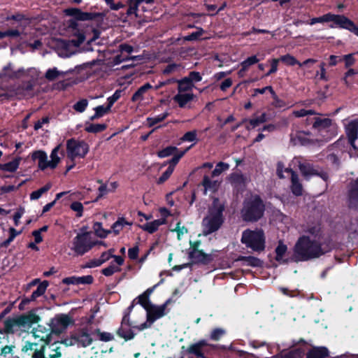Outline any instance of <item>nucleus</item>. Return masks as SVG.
Here are the masks:
<instances>
[{
    "label": "nucleus",
    "instance_id": "obj_1",
    "mask_svg": "<svg viewBox=\"0 0 358 358\" xmlns=\"http://www.w3.org/2000/svg\"><path fill=\"white\" fill-rule=\"evenodd\" d=\"M332 250L330 241L321 243L316 239H312L309 236L302 235L295 243L290 262L297 263L318 259Z\"/></svg>",
    "mask_w": 358,
    "mask_h": 358
},
{
    "label": "nucleus",
    "instance_id": "obj_2",
    "mask_svg": "<svg viewBox=\"0 0 358 358\" xmlns=\"http://www.w3.org/2000/svg\"><path fill=\"white\" fill-rule=\"evenodd\" d=\"M266 210V204L259 194H251L244 199L241 210V217L245 222L255 223L264 216Z\"/></svg>",
    "mask_w": 358,
    "mask_h": 358
},
{
    "label": "nucleus",
    "instance_id": "obj_3",
    "mask_svg": "<svg viewBox=\"0 0 358 358\" xmlns=\"http://www.w3.org/2000/svg\"><path fill=\"white\" fill-rule=\"evenodd\" d=\"M225 206L218 198H215L208 209V215L202 221L203 232L205 235L211 234L222 227L224 222V211Z\"/></svg>",
    "mask_w": 358,
    "mask_h": 358
},
{
    "label": "nucleus",
    "instance_id": "obj_4",
    "mask_svg": "<svg viewBox=\"0 0 358 358\" xmlns=\"http://www.w3.org/2000/svg\"><path fill=\"white\" fill-rule=\"evenodd\" d=\"M313 117H307L306 124L311 126V128L317 132L322 137V140L328 141L334 138L337 134V126L333 120L324 117L323 115L318 114Z\"/></svg>",
    "mask_w": 358,
    "mask_h": 358
},
{
    "label": "nucleus",
    "instance_id": "obj_5",
    "mask_svg": "<svg viewBox=\"0 0 358 358\" xmlns=\"http://www.w3.org/2000/svg\"><path fill=\"white\" fill-rule=\"evenodd\" d=\"M329 22H333V24L329 26L330 28L338 27L341 29H345L358 36V27L353 21L343 15H336L331 13H328L320 17L310 19L309 24L313 25L316 23Z\"/></svg>",
    "mask_w": 358,
    "mask_h": 358
},
{
    "label": "nucleus",
    "instance_id": "obj_6",
    "mask_svg": "<svg viewBox=\"0 0 358 358\" xmlns=\"http://www.w3.org/2000/svg\"><path fill=\"white\" fill-rule=\"evenodd\" d=\"M241 242L248 248L257 252L264 251L266 248V237L262 229L244 230L242 232Z\"/></svg>",
    "mask_w": 358,
    "mask_h": 358
},
{
    "label": "nucleus",
    "instance_id": "obj_7",
    "mask_svg": "<svg viewBox=\"0 0 358 358\" xmlns=\"http://www.w3.org/2000/svg\"><path fill=\"white\" fill-rule=\"evenodd\" d=\"M294 160L295 163L297 164L301 175L305 179L308 180L312 176H318L324 182H328L329 174L327 171L320 169L318 166L314 165L307 159L295 158Z\"/></svg>",
    "mask_w": 358,
    "mask_h": 358
},
{
    "label": "nucleus",
    "instance_id": "obj_8",
    "mask_svg": "<svg viewBox=\"0 0 358 358\" xmlns=\"http://www.w3.org/2000/svg\"><path fill=\"white\" fill-rule=\"evenodd\" d=\"M61 144H59L57 145L54 149H52L51 153H50V158L51 160H48V155L46 152L43 150H36L34 151L31 153V159L33 161H35L36 159L38 160V169L41 171H44L48 168H50L51 169H55L58 164L60 162V157H58V152L60 149Z\"/></svg>",
    "mask_w": 358,
    "mask_h": 358
},
{
    "label": "nucleus",
    "instance_id": "obj_9",
    "mask_svg": "<svg viewBox=\"0 0 358 358\" xmlns=\"http://www.w3.org/2000/svg\"><path fill=\"white\" fill-rule=\"evenodd\" d=\"M218 349L217 345L208 343L205 339H201L196 343L190 344L185 352L194 355L196 358H212L214 352Z\"/></svg>",
    "mask_w": 358,
    "mask_h": 358
},
{
    "label": "nucleus",
    "instance_id": "obj_10",
    "mask_svg": "<svg viewBox=\"0 0 358 358\" xmlns=\"http://www.w3.org/2000/svg\"><path fill=\"white\" fill-rule=\"evenodd\" d=\"M96 243L91 240V232L80 233L73 239L71 250L76 255L83 256L96 245Z\"/></svg>",
    "mask_w": 358,
    "mask_h": 358
},
{
    "label": "nucleus",
    "instance_id": "obj_11",
    "mask_svg": "<svg viewBox=\"0 0 358 358\" xmlns=\"http://www.w3.org/2000/svg\"><path fill=\"white\" fill-rule=\"evenodd\" d=\"M89 150L88 143L83 140L71 138L66 141L67 157L73 162L76 157L85 158Z\"/></svg>",
    "mask_w": 358,
    "mask_h": 358
},
{
    "label": "nucleus",
    "instance_id": "obj_12",
    "mask_svg": "<svg viewBox=\"0 0 358 358\" xmlns=\"http://www.w3.org/2000/svg\"><path fill=\"white\" fill-rule=\"evenodd\" d=\"M64 12L66 15L74 17L78 21L99 20V21L102 22L106 17L105 13L83 12L78 8H66Z\"/></svg>",
    "mask_w": 358,
    "mask_h": 358
},
{
    "label": "nucleus",
    "instance_id": "obj_13",
    "mask_svg": "<svg viewBox=\"0 0 358 358\" xmlns=\"http://www.w3.org/2000/svg\"><path fill=\"white\" fill-rule=\"evenodd\" d=\"M346 204L350 210L358 212V177L348 185Z\"/></svg>",
    "mask_w": 358,
    "mask_h": 358
},
{
    "label": "nucleus",
    "instance_id": "obj_14",
    "mask_svg": "<svg viewBox=\"0 0 358 358\" xmlns=\"http://www.w3.org/2000/svg\"><path fill=\"white\" fill-rule=\"evenodd\" d=\"M73 323V320L69 315L65 314L57 315L51 320L50 324L51 333L59 335Z\"/></svg>",
    "mask_w": 358,
    "mask_h": 358
},
{
    "label": "nucleus",
    "instance_id": "obj_15",
    "mask_svg": "<svg viewBox=\"0 0 358 358\" xmlns=\"http://www.w3.org/2000/svg\"><path fill=\"white\" fill-rule=\"evenodd\" d=\"M345 134L347 135L350 145L356 151H358V120H353L350 121L345 127Z\"/></svg>",
    "mask_w": 358,
    "mask_h": 358
},
{
    "label": "nucleus",
    "instance_id": "obj_16",
    "mask_svg": "<svg viewBox=\"0 0 358 358\" xmlns=\"http://www.w3.org/2000/svg\"><path fill=\"white\" fill-rule=\"evenodd\" d=\"M73 339L76 341L78 347L82 348H86L90 345L93 342V339L88 333L87 328H82L77 332L73 334Z\"/></svg>",
    "mask_w": 358,
    "mask_h": 358
},
{
    "label": "nucleus",
    "instance_id": "obj_17",
    "mask_svg": "<svg viewBox=\"0 0 358 358\" xmlns=\"http://www.w3.org/2000/svg\"><path fill=\"white\" fill-rule=\"evenodd\" d=\"M167 302L162 306H157L154 304H151L145 310L147 312V320L149 323H153L157 319L163 317L165 314V308Z\"/></svg>",
    "mask_w": 358,
    "mask_h": 358
},
{
    "label": "nucleus",
    "instance_id": "obj_18",
    "mask_svg": "<svg viewBox=\"0 0 358 358\" xmlns=\"http://www.w3.org/2000/svg\"><path fill=\"white\" fill-rule=\"evenodd\" d=\"M25 74V71L23 68L19 69L17 71H14L12 69V64L8 63L6 66H5L1 72L0 73V79H17L21 78L22 76Z\"/></svg>",
    "mask_w": 358,
    "mask_h": 358
},
{
    "label": "nucleus",
    "instance_id": "obj_19",
    "mask_svg": "<svg viewBox=\"0 0 358 358\" xmlns=\"http://www.w3.org/2000/svg\"><path fill=\"white\" fill-rule=\"evenodd\" d=\"M48 285L49 282L47 280H43V282H40L36 289L32 292L31 295L30 296V298L23 299L21 301V303L19 305L20 309L22 308V306L23 304L28 303L29 301H35L38 297L42 296L45 292V290Z\"/></svg>",
    "mask_w": 358,
    "mask_h": 358
},
{
    "label": "nucleus",
    "instance_id": "obj_20",
    "mask_svg": "<svg viewBox=\"0 0 358 358\" xmlns=\"http://www.w3.org/2000/svg\"><path fill=\"white\" fill-rule=\"evenodd\" d=\"M192 260V264H201L208 265L213 261V257L210 254L205 253L202 250L195 252L193 256H188Z\"/></svg>",
    "mask_w": 358,
    "mask_h": 358
},
{
    "label": "nucleus",
    "instance_id": "obj_21",
    "mask_svg": "<svg viewBox=\"0 0 358 358\" xmlns=\"http://www.w3.org/2000/svg\"><path fill=\"white\" fill-rule=\"evenodd\" d=\"M329 356V351L324 346H315L310 349L306 358H327Z\"/></svg>",
    "mask_w": 358,
    "mask_h": 358
},
{
    "label": "nucleus",
    "instance_id": "obj_22",
    "mask_svg": "<svg viewBox=\"0 0 358 358\" xmlns=\"http://www.w3.org/2000/svg\"><path fill=\"white\" fill-rule=\"evenodd\" d=\"M193 93L178 92L173 96V101L178 104V106L183 108L186 105L194 99Z\"/></svg>",
    "mask_w": 358,
    "mask_h": 358
},
{
    "label": "nucleus",
    "instance_id": "obj_23",
    "mask_svg": "<svg viewBox=\"0 0 358 358\" xmlns=\"http://www.w3.org/2000/svg\"><path fill=\"white\" fill-rule=\"evenodd\" d=\"M267 121V115L266 113H263L261 114V115L251 118V119H247L244 118L243 119V122H248V124L245 126V129L247 130H250L252 129H255V127H258L262 123H264Z\"/></svg>",
    "mask_w": 358,
    "mask_h": 358
},
{
    "label": "nucleus",
    "instance_id": "obj_24",
    "mask_svg": "<svg viewBox=\"0 0 358 358\" xmlns=\"http://www.w3.org/2000/svg\"><path fill=\"white\" fill-rule=\"evenodd\" d=\"M236 262H243V266H249L252 267H261L262 266L263 262L254 256H238L236 259Z\"/></svg>",
    "mask_w": 358,
    "mask_h": 358
},
{
    "label": "nucleus",
    "instance_id": "obj_25",
    "mask_svg": "<svg viewBox=\"0 0 358 358\" xmlns=\"http://www.w3.org/2000/svg\"><path fill=\"white\" fill-rule=\"evenodd\" d=\"M166 222L164 218L155 220L150 222H146L143 225H138V227L145 231L149 234H154L159 229V227L164 224Z\"/></svg>",
    "mask_w": 358,
    "mask_h": 358
},
{
    "label": "nucleus",
    "instance_id": "obj_26",
    "mask_svg": "<svg viewBox=\"0 0 358 358\" xmlns=\"http://www.w3.org/2000/svg\"><path fill=\"white\" fill-rule=\"evenodd\" d=\"M290 190L296 196H300L303 194V185L299 180L298 174H293V177L290 178Z\"/></svg>",
    "mask_w": 358,
    "mask_h": 358
},
{
    "label": "nucleus",
    "instance_id": "obj_27",
    "mask_svg": "<svg viewBox=\"0 0 358 358\" xmlns=\"http://www.w3.org/2000/svg\"><path fill=\"white\" fill-rule=\"evenodd\" d=\"M19 317L22 327H24L27 324L31 326L34 324H36L41 320L40 317L33 310L29 311L27 315H20Z\"/></svg>",
    "mask_w": 358,
    "mask_h": 358
},
{
    "label": "nucleus",
    "instance_id": "obj_28",
    "mask_svg": "<svg viewBox=\"0 0 358 358\" xmlns=\"http://www.w3.org/2000/svg\"><path fill=\"white\" fill-rule=\"evenodd\" d=\"M132 224L131 222H128L123 217H119L117 220L111 226V233L113 232L114 235H118L120 231L123 229L125 226H131Z\"/></svg>",
    "mask_w": 358,
    "mask_h": 358
},
{
    "label": "nucleus",
    "instance_id": "obj_29",
    "mask_svg": "<svg viewBox=\"0 0 358 358\" xmlns=\"http://www.w3.org/2000/svg\"><path fill=\"white\" fill-rule=\"evenodd\" d=\"M34 86V82L32 80L22 82V84L17 87V88L16 90L15 95L24 96L26 94H27L33 90Z\"/></svg>",
    "mask_w": 358,
    "mask_h": 358
},
{
    "label": "nucleus",
    "instance_id": "obj_30",
    "mask_svg": "<svg viewBox=\"0 0 358 358\" xmlns=\"http://www.w3.org/2000/svg\"><path fill=\"white\" fill-rule=\"evenodd\" d=\"M152 86L149 83H147L140 87L136 92L132 95L131 96V101L132 102H136L139 101H142L143 99V94L149 90L152 89Z\"/></svg>",
    "mask_w": 358,
    "mask_h": 358
},
{
    "label": "nucleus",
    "instance_id": "obj_31",
    "mask_svg": "<svg viewBox=\"0 0 358 358\" xmlns=\"http://www.w3.org/2000/svg\"><path fill=\"white\" fill-rule=\"evenodd\" d=\"M21 159L22 158L20 157H17L11 162L6 164H0V170L15 172L18 169Z\"/></svg>",
    "mask_w": 358,
    "mask_h": 358
},
{
    "label": "nucleus",
    "instance_id": "obj_32",
    "mask_svg": "<svg viewBox=\"0 0 358 358\" xmlns=\"http://www.w3.org/2000/svg\"><path fill=\"white\" fill-rule=\"evenodd\" d=\"M287 251V246L283 243L282 241H280L278 242V246L275 248V260L277 262H281L282 261L283 263H287L289 259H285L282 260L283 256L285 255V253Z\"/></svg>",
    "mask_w": 358,
    "mask_h": 358
},
{
    "label": "nucleus",
    "instance_id": "obj_33",
    "mask_svg": "<svg viewBox=\"0 0 358 358\" xmlns=\"http://www.w3.org/2000/svg\"><path fill=\"white\" fill-rule=\"evenodd\" d=\"M194 144L191 145L189 147L187 148L185 150L180 152H176L175 154H173V157L169 160L168 162H165L164 165H166L167 164H169V168L173 169L174 170L175 166L177 165V164L179 162L180 159L185 155V153L191 148Z\"/></svg>",
    "mask_w": 358,
    "mask_h": 358
},
{
    "label": "nucleus",
    "instance_id": "obj_34",
    "mask_svg": "<svg viewBox=\"0 0 358 358\" xmlns=\"http://www.w3.org/2000/svg\"><path fill=\"white\" fill-rule=\"evenodd\" d=\"M74 36L77 37L76 39H72L70 41L66 40H62L64 47L66 48L68 46L69 42L71 43L75 47H79L85 40V35L84 32L79 31L73 33Z\"/></svg>",
    "mask_w": 358,
    "mask_h": 358
},
{
    "label": "nucleus",
    "instance_id": "obj_35",
    "mask_svg": "<svg viewBox=\"0 0 358 358\" xmlns=\"http://www.w3.org/2000/svg\"><path fill=\"white\" fill-rule=\"evenodd\" d=\"M229 180L232 185L238 187L245 185L246 178L241 173H232L229 176Z\"/></svg>",
    "mask_w": 358,
    "mask_h": 358
},
{
    "label": "nucleus",
    "instance_id": "obj_36",
    "mask_svg": "<svg viewBox=\"0 0 358 358\" xmlns=\"http://www.w3.org/2000/svg\"><path fill=\"white\" fill-rule=\"evenodd\" d=\"M106 124H93V123H85V131L88 133L98 134L105 131L107 129Z\"/></svg>",
    "mask_w": 358,
    "mask_h": 358
},
{
    "label": "nucleus",
    "instance_id": "obj_37",
    "mask_svg": "<svg viewBox=\"0 0 358 358\" xmlns=\"http://www.w3.org/2000/svg\"><path fill=\"white\" fill-rule=\"evenodd\" d=\"M194 87V85L187 77H184L178 81V91L180 93L191 91Z\"/></svg>",
    "mask_w": 358,
    "mask_h": 358
},
{
    "label": "nucleus",
    "instance_id": "obj_38",
    "mask_svg": "<svg viewBox=\"0 0 358 358\" xmlns=\"http://www.w3.org/2000/svg\"><path fill=\"white\" fill-rule=\"evenodd\" d=\"M93 229L94 231L95 235L101 238H106L108 235L111 233V230L103 229L102 227V223L99 222H96L94 223Z\"/></svg>",
    "mask_w": 358,
    "mask_h": 358
},
{
    "label": "nucleus",
    "instance_id": "obj_39",
    "mask_svg": "<svg viewBox=\"0 0 358 358\" xmlns=\"http://www.w3.org/2000/svg\"><path fill=\"white\" fill-rule=\"evenodd\" d=\"M52 185L50 183H47L43 187L39 188L38 189L34 191L30 194L31 200H36L38 199L43 194L46 193L50 190Z\"/></svg>",
    "mask_w": 358,
    "mask_h": 358
},
{
    "label": "nucleus",
    "instance_id": "obj_40",
    "mask_svg": "<svg viewBox=\"0 0 358 358\" xmlns=\"http://www.w3.org/2000/svg\"><path fill=\"white\" fill-rule=\"evenodd\" d=\"M169 115V113L168 112H165L154 117H148L147 122L148 127H152L155 124L163 122Z\"/></svg>",
    "mask_w": 358,
    "mask_h": 358
},
{
    "label": "nucleus",
    "instance_id": "obj_41",
    "mask_svg": "<svg viewBox=\"0 0 358 358\" xmlns=\"http://www.w3.org/2000/svg\"><path fill=\"white\" fill-rule=\"evenodd\" d=\"M117 334L120 337L124 338L126 341L131 340L134 338L135 334L134 331L129 329L127 330H125L123 327H120L117 331Z\"/></svg>",
    "mask_w": 358,
    "mask_h": 358
},
{
    "label": "nucleus",
    "instance_id": "obj_42",
    "mask_svg": "<svg viewBox=\"0 0 358 358\" xmlns=\"http://www.w3.org/2000/svg\"><path fill=\"white\" fill-rule=\"evenodd\" d=\"M201 184L205 190L215 191L217 187V181L210 180V178L206 175L203 176Z\"/></svg>",
    "mask_w": 358,
    "mask_h": 358
},
{
    "label": "nucleus",
    "instance_id": "obj_43",
    "mask_svg": "<svg viewBox=\"0 0 358 358\" xmlns=\"http://www.w3.org/2000/svg\"><path fill=\"white\" fill-rule=\"evenodd\" d=\"M13 95V91L9 89L7 85L0 86V101L3 102L9 100Z\"/></svg>",
    "mask_w": 358,
    "mask_h": 358
},
{
    "label": "nucleus",
    "instance_id": "obj_44",
    "mask_svg": "<svg viewBox=\"0 0 358 358\" xmlns=\"http://www.w3.org/2000/svg\"><path fill=\"white\" fill-rule=\"evenodd\" d=\"M176 152H178V149L175 146L170 145L158 151L157 155L159 158H164L175 154Z\"/></svg>",
    "mask_w": 358,
    "mask_h": 358
},
{
    "label": "nucleus",
    "instance_id": "obj_45",
    "mask_svg": "<svg viewBox=\"0 0 358 358\" xmlns=\"http://www.w3.org/2000/svg\"><path fill=\"white\" fill-rule=\"evenodd\" d=\"M259 59L256 55H252L248 57L246 59L241 62L240 65L242 67V71H247L250 66L258 63Z\"/></svg>",
    "mask_w": 358,
    "mask_h": 358
},
{
    "label": "nucleus",
    "instance_id": "obj_46",
    "mask_svg": "<svg viewBox=\"0 0 358 358\" xmlns=\"http://www.w3.org/2000/svg\"><path fill=\"white\" fill-rule=\"evenodd\" d=\"M229 169V164L223 162H218L215 169L212 171V177L220 176L222 172L227 171Z\"/></svg>",
    "mask_w": 358,
    "mask_h": 358
},
{
    "label": "nucleus",
    "instance_id": "obj_47",
    "mask_svg": "<svg viewBox=\"0 0 358 358\" xmlns=\"http://www.w3.org/2000/svg\"><path fill=\"white\" fill-rule=\"evenodd\" d=\"M182 66L180 64H169L162 70V73L163 75L169 76L171 73L179 72Z\"/></svg>",
    "mask_w": 358,
    "mask_h": 358
},
{
    "label": "nucleus",
    "instance_id": "obj_48",
    "mask_svg": "<svg viewBox=\"0 0 358 358\" xmlns=\"http://www.w3.org/2000/svg\"><path fill=\"white\" fill-rule=\"evenodd\" d=\"M280 62L284 63L285 64L290 66H293L295 65H299L300 62L298 61L294 56L290 54H286L280 57Z\"/></svg>",
    "mask_w": 358,
    "mask_h": 358
},
{
    "label": "nucleus",
    "instance_id": "obj_49",
    "mask_svg": "<svg viewBox=\"0 0 358 358\" xmlns=\"http://www.w3.org/2000/svg\"><path fill=\"white\" fill-rule=\"evenodd\" d=\"M60 75H64V73L59 71L56 67H54L47 70L45 78L49 81H54Z\"/></svg>",
    "mask_w": 358,
    "mask_h": 358
},
{
    "label": "nucleus",
    "instance_id": "obj_50",
    "mask_svg": "<svg viewBox=\"0 0 358 358\" xmlns=\"http://www.w3.org/2000/svg\"><path fill=\"white\" fill-rule=\"evenodd\" d=\"M271 96L273 99V101L271 102V106H273L274 108H285L286 106V102L284 100L280 99L278 96V95L276 94L275 91H272Z\"/></svg>",
    "mask_w": 358,
    "mask_h": 358
},
{
    "label": "nucleus",
    "instance_id": "obj_51",
    "mask_svg": "<svg viewBox=\"0 0 358 358\" xmlns=\"http://www.w3.org/2000/svg\"><path fill=\"white\" fill-rule=\"evenodd\" d=\"M121 271L120 267L118 266H115L113 263H111L108 267L101 270V273L105 276H111L116 272H120Z\"/></svg>",
    "mask_w": 358,
    "mask_h": 358
},
{
    "label": "nucleus",
    "instance_id": "obj_52",
    "mask_svg": "<svg viewBox=\"0 0 358 358\" xmlns=\"http://www.w3.org/2000/svg\"><path fill=\"white\" fill-rule=\"evenodd\" d=\"M309 135V132L306 133L303 131H299L296 132V138L302 145H308L311 141L306 136Z\"/></svg>",
    "mask_w": 358,
    "mask_h": 358
},
{
    "label": "nucleus",
    "instance_id": "obj_53",
    "mask_svg": "<svg viewBox=\"0 0 358 358\" xmlns=\"http://www.w3.org/2000/svg\"><path fill=\"white\" fill-rule=\"evenodd\" d=\"M197 31L184 37V40L187 41H197L204 33V30L201 27H197Z\"/></svg>",
    "mask_w": 358,
    "mask_h": 358
},
{
    "label": "nucleus",
    "instance_id": "obj_54",
    "mask_svg": "<svg viewBox=\"0 0 358 358\" xmlns=\"http://www.w3.org/2000/svg\"><path fill=\"white\" fill-rule=\"evenodd\" d=\"M226 331L222 328H215L212 330L210 334V339L214 341H219L224 334Z\"/></svg>",
    "mask_w": 358,
    "mask_h": 358
},
{
    "label": "nucleus",
    "instance_id": "obj_55",
    "mask_svg": "<svg viewBox=\"0 0 358 358\" xmlns=\"http://www.w3.org/2000/svg\"><path fill=\"white\" fill-rule=\"evenodd\" d=\"M88 105V101L86 99H82L77 101L73 106V109L78 112V113H83L84 112Z\"/></svg>",
    "mask_w": 358,
    "mask_h": 358
},
{
    "label": "nucleus",
    "instance_id": "obj_56",
    "mask_svg": "<svg viewBox=\"0 0 358 358\" xmlns=\"http://www.w3.org/2000/svg\"><path fill=\"white\" fill-rule=\"evenodd\" d=\"M197 131L196 130H192L186 132L180 138V140L183 142H193L196 141Z\"/></svg>",
    "mask_w": 358,
    "mask_h": 358
},
{
    "label": "nucleus",
    "instance_id": "obj_57",
    "mask_svg": "<svg viewBox=\"0 0 358 358\" xmlns=\"http://www.w3.org/2000/svg\"><path fill=\"white\" fill-rule=\"evenodd\" d=\"M25 182H26V180H23L17 186H15L13 185L1 186L0 188V190H1V193H3V194H6V193L11 192L13 191H16L21 186H22Z\"/></svg>",
    "mask_w": 358,
    "mask_h": 358
},
{
    "label": "nucleus",
    "instance_id": "obj_58",
    "mask_svg": "<svg viewBox=\"0 0 358 358\" xmlns=\"http://www.w3.org/2000/svg\"><path fill=\"white\" fill-rule=\"evenodd\" d=\"M94 110L96 113V115H99V117H101L109 113L111 110V108L109 107L108 105H107L106 106L101 105L94 108Z\"/></svg>",
    "mask_w": 358,
    "mask_h": 358
},
{
    "label": "nucleus",
    "instance_id": "obj_59",
    "mask_svg": "<svg viewBox=\"0 0 358 358\" xmlns=\"http://www.w3.org/2000/svg\"><path fill=\"white\" fill-rule=\"evenodd\" d=\"M187 78L194 85V83H199L202 80V76L201 73L198 71H190Z\"/></svg>",
    "mask_w": 358,
    "mask_h": 358
},
{
    "label": "nucleus",
    "instance_id": "obj_60",
    "mask_svg": "<svg viewBox=\"0 0 358 358\" xmlns=\"http://www.w3.org/2000/svg\"><path fill=\"white\" fill-rule=\"evenodd\" d=\"M70 208L72 210L76 211L77 213L76 216L78 217H80L83 215V206L82 203L79 201H73Z\"/></svg>",
    "mask_w": 358,
    "mask_h": 358
},
{
    "label": "nucleus",
    "instance_id": "obj_61",
    "mask_svg": "<svg viewBox=\"0 0 358 358\" xmlns=\"http://www.w3.org/2000/svg\"><path fill=\"white\" fill-rule=\"evenodd\" d=\"M94 282V278L91 275L77 276V285H91Z\"/></svg>",
    "mask_w": 358,
    "mask_h": 358
},
{
    "label": "nucleus",
    "instance_id": "obj_62",
    "mask_svg": "<svg viewBox=\"0 0 358 358\" xmlns=\"http://www.w3.org/2000/svg\"><path fill=\"white\" fill-rule=\"evenodd\" d=\"M294 115L297 117H302L305 116L310 117L309 115H317L313 110L300 109L294 112Z\"/></svg>",
    "mask_w": 358,
    "mask_h": 358
},
{
    "label": "nucleus",
    "instance_id": "obj_63",
    "mask_svg": "<svg viewBox=\"0 0 358 358\" xmlns=\"http://www.w3.org/2000/svg\"><path fill=\"white\" fill-rule=\"evenodd\" d=\"M174 170L171 168H167V169L162 174V176L158 178L157 182L160 185L166 182L171 176Z\"/></svg>",
    "mask_w": 358,
    "mask_h": 358
},
{
    "label": "nucleus",
    "instance_id": "obj_64",
    "mask_svg": "<svg viewBox=\"0 0 358 358\" xmlns=\"http://www.w3.org/2000/svg\"><path fill=\"white\" fill-rule=\"evenodd\" d=\"M121 96V90H116L113 94L107 99V105L112 108L113 104L120 99Z\"/></svg>",
    "mask_w": 358,
    "mask_h": 358
}]
</instances>
